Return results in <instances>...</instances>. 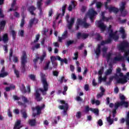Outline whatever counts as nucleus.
I'll list each match as a JSON object with an SVG mask.
<instances>
[{
	"label": "nucleus",
	"mask_w": 129,
	"mask_h": 129,
	"mask_svg": "<svg viewBox=\"0 0 129 129\" xmlns=\"http://www.w3.org/2000/svg\"><path fill=\"white\" fill-rule=\"evenodd\" d=\"M40 76L41 78V82L43 84V89L42 88L37 89L36 90L35 93L34 94L35 99L38 102H40L41 100H43V97L41 96V94H40L39 91H40L42 93V95H46L47 94V91H48V89H49V84H48L47 80L46 79V76L43 73H41Z\"/></svg>",
	"instance_id": "1"
},
{
	"label": "nucleus",
	"mask_w": 129,
	"mask_h": 129,
	"mask_svg": "<svg viewBox=\"0 0 129 129\" xmlns=\"http://www.w3.org/2000/svg\"><path fill=\"white\" fill-rule=\"evenodd\" d=\"M112 42V39L109 38L106 40H103L101 42L100 44L97 45V47L96 48L95 53L97 57H99L101 53V46H104L106 44H110Z\"/></svg>",
	"instance_id": "2"
},
{
	"label": "nucleus",
	"mask_w": 129,
	"mask_h": 129,
	"mask_svg": "<svg viewBox=\"0 0 129 129\" xmlns=\"http://www.w3.org/2000/svg\"><path fill=\"white\" fill-rule=\"evenodd\" d=\"M119 99L120 102H117L115 103L114 109H117L119 106H124L126 108L128 107V102L125 101V97L123 95L120 96Z\"/></svg>",
	"instance_id": "3"
},
{
	"label": "nucleus",
	"mask_w": 129,
	"mask_h": 129,
	"mask_svg": "<svg viewBox=\"0 0 129 129\" xmlns=\"http://www.w3.org/2000/svg\"><path fill=\"white\" fill-rule=\"evenodd\" d=\"M115 79L116 80V82L118 84H124L129 80V72L126 74V76H124L122 78H119L118 76L116 75Z\"/></svg>",
	"instance_id": "4"
},
{
	"label": "nucleus",
	"mask_w": 129,
	"mask_h": 129,
	"mask_svg": "<svg viewBox=\"0 0 129 129\" xmlns=\"http://www.w3.org/2000/svg\"><path fill=\"white\" fill-rule=\"evenodd\" d=\"M27 62V54L24 51L23 52L22 56L21 57V72L22 73L26 72V63Z\"/></svg>",
	"instance_id": "5"
},
{
	"label": "nucleus",
	"mask_w": 129,
	"mask_h": 129,
	"mask_svg": "<svg viewBox=\"0 0 129 129\" xmlns=\"http://www.w3.org/2000/svg\"><path fill=\"white\" fill-rule=\"evenodd\" d=\"M124 56H122L121 55H118L116 57H114L113 59V63H115V62H120V61H124V57H128L129 55V49L128 50H125L124 51Z\"/></svg>",
	"instance_id": "6"
},
{
	"label": "nucleus",
	"mask_w": 129,
	"mask_h": 129,
	"mask_svg": "<svg viewBox=\"0 0 129 129\" xmlns=\"http://www.w3.org/2000/svg\"><path fill=\"white\" fill-rule=\"evenodd\" d=\"M118 48L121 52H125V50H127L129 48V43L127 41H122L118 45Z\"/></svg>",
	"instance_id": "7"
},
{
	"label": "nucleus",
	"mask_w": 129,
	"mask_h": 129,
	"mask_svg": "<svg viewBox=\"0 0 129 129\" xmlns=\"http://www.w3.org/2000/svg\"><path fill=\"white\" fill-rule=\"evenodd\" d=\"M97 14V12H96V11H95L94 9H93V8L89 10L88 16L91 21V23H93L94 22V20H95V16H96V15Z\"/></svg>",
	"instance_id": "8"
},
{
	"label": "nucleus",
	"mask_w": 129,
	"mask_h": 129,
	"mask_svg": "<svg viewBox=\"0 0 129 129\" xmlns=\"http://www.w3.org/2000/svg\"><path fill=\"white\" fill-rule=\"evenodd\" d=\"M58 108L59 109H61V110H63V115H67V111L68 110L69 108V105H68V104H65V106L63 105H59L58 106Z\"/></svg>",
	"instance_id": "9"
},
{
	"label": "nucleus",
	"mask_w": 129,
	"mask_h": 129,
	"mask_svg": "<svg viewBox=\"0 0 129 129\" xmlns=\"http://www.w3.org/2000/svg\"><path fill=\"white\" fill-rule=\"evenodd\" d=\"M98 27L100 29L101 32H104L106 29V26L102 22V20H100L97 22Z\"/></svg>",
	"instance_id": "10"
},
{
	"label": "nucleus",
	"mask_w": 129,
	"mask_h": 129,
	"mask_svg": "<svg viewBox=\"0 0 129 129\" xmlns=\"http://www.w3.org/2000/svg\"><path fill=\"white\" fill-rule=\"evenodd\" d=\"M39 22V20L36 19V18H34L31 19L29 22L28 28L31 29L33 27V25H37Z\"/></svg>",
	"instance_id": "11"
},
{
	"label": "nucleus",
	"mask_w": 129,
	"mask_h": 129,
	"mask_svg": "<svg viewBox=\"0 0 129 129\" xmlns=\"http://www.w3.org/2000/svg\"><path fill=\"white\" fill-rule=\"evenodd\" d=\"M24 127V125L22 124V120H17L14 126L13 129H20Z\"/></svg>",
	"instance_id": "12"
},
{
	"label": "nucleus",
	"mask_w": 129,
	"mask_h": 129,
	"mask_svg": "<svg viewBox=\"0 0 129 129\" xmlns=\"http://www.w3.org/2000/svg\"><path fill=\"white\" fill-rule=\"evenodd\" d=\"M89 34L87 33H81V32H79L77 34V38L79 40L82 38V39H87V37H89Z\"/></svg>",
	"instance_id": "13"
},
{
	"label": "nucleus",
	"mask_w": 129,
	"mask_h": 129,
	"mask_svg": "<svg viewBox=\"0 0 129 129\" xmlns=\"http://www.w3.org/2000/svg\"><path fill=\"white\" fill-rule=\"evenodd\" d=\"M106 120L109 123V125H111V124L113 123L114 121H117V120H118V118L117 117H115L114 119H111V115H109V116L106 118Z\"/></svg>",
	"instance_id": "14"
},
{
	"label": "nucleus",
	"mask_w": 129,
	"mask_h": 129,
	"mask_svg": "<svg viewBox=\"0 0 129 129\" xmlns=\"http://www.w3.org/2000/svg\"><path fill=\"white\" fill-rule=\"evenodd\" d=\"M105 10H108L109 13H111L112 12L113 13H115V14H117V13H118V9L116 8L115 7H108V6H107V8L105 7Z\"/></svg>",
	"instance_id": "15"
},
{
	"label": "nucleus",
	"mask_w": 129,
	"mask_h": 129,
	"mask_svg": "<svg viewBox=\"0 0 129 129\" xmlns=\"http://www.w3.org/2000/svg\"><path fill=\"white\" fill-rule=\"evenodd\" d=\"M43 109V106L40 107L39 106H37L35 107L32 108V110L33 111H35V110L37 111V114L39 115L41 114V111Z\"/></svg>",
	"instance_id": "16"
},
{
	"label": "nucleus",
	"mask_w": 129,
	"mask_h": 129,
	"mask_svg": "<svg viewBox=\"0 0 129 129\" xmlns=\"http://www.w3.org/2000/svg\"><path fill=\"white\" fill-rule=\"evenodd\" d=\"M36 7L34 6H31L28 7V11L30 13L32 16H36V14L34 13V11H36Z\"/></svg>",
	"instance_id": "17"
},
{
	"label": "nucleus",
	"mask_w": 129,
	"mask_h": 129,
	"mask_svg": "<svg viewBox=\"0 0 129 129\" xmlns=\"http://www.w3.org/2000/svg\"><path fill=\"white\" fill-rule=\"evenodd\" d=\"M7 22L6 20H2L0 21V32H2L5 30Z\"/></svg>",
	"instance_id": "18"
},
{
	"label": "nucleus",
	"mask_w": 129,
	"mask_h": 129,
	"mask_svg": "<svg viewBox=\"0 0 129 129\" xmlns=\"http://www.w3.org/2000/svg\"><path fill=\"white\" fill-rule=\"evenodd\" d=\"M109 69L108 70H107V71L105 72V74L107 76L108 75H110L111 73H112V64H109Z\"/></svg>",
	"instance_id": "19"
},
{
	"label": "nucleus",
	"mask_w": 129,
	"mask_h": 129,
	"mask_svg": "<svg viewBox=\"0 0 129 129\" xmlns=\"http://www.w3.org/2000/svg\"><path fill=\"white\" fill-rule=\"evenodd\" d=\"M109 37L110 39H111L112 38V39H113V40H115V41H117V40L119 39V37L118 36V35H116L114 33H110Z\"/></svg>",
	"instance_id": "20"
},
{
	"label": "nucleus",
	"mask_w": 129,
	"mask_h": 129,
	"mask_svg": "<svg viewBox=\"0 0 129 129\" xmlns=\"http://www.w3.org/2000/svg\"><path fill=\"white\" fill-rule=\"evenodd\" d=\"M46 56L47 53H46V51H43L42 55L39 57L40 63H43V61H44V59L46 58Z\"/></svg>",
	"instance_id": "21"
},
{
	"label": "nucleus",
	"mask_w": 129,
	"mask_h": 129,
	"mask_svg": "<svg viewBox=\"0 0 129 129\" xmlns=\"http://www.w3.org/2000/svg\"><path fill=\"white\" fill-rule=\"evenodd\" d=\"M21 114L22 115V117L26 119L28 117V114H27V111L25 109H22L21 110Z\"/></svg>",
	"instance_id": "22"
},
{
	"label": "nucleus",
	"mask_w": 129,
	"mask_h": 129,
	"mask_svg": "<svg viewBox=\"0 0 129 129\" xmlns=\"http://www.w3.org/2000/svg\"><path fill=\"white\" fill-rule=\"evenodd\" d=\"M28 123L30 125H31V126H35L36 123V119H32L29 120Z\"/></svg>",
	"instance_id": "23"
},
{
	"label": "nucleus",
	"mask_w": 129,
	"mask_h": 129,
	"mask_svg": "<svg viewBox=\"0 0 129 129\" xmlns=\"http://www.w3.org/2000/svg\"><path fill=\"white\" fill-rule=\"evenodd\" d=\"M2 40L4 43H7V42L9 41V36L8 34L6 33L3 35Z\"/></svg>",
	"instance_id": "24"
},
{
	"label": "nucleus",
	"mask_w": 129,
	"mask_h": 129,
	"mask_svg": "<svg viewBox=\"0 0 129 129\" xmlns=\"http://www.w3.org/2000/svg\"><path fill=\"white\" fill-rule=\"evenodd\" d=\"M90 111L95 113L96 115H98L99 114V110L98 109L90 108Z\"/></svg>",
	"instance_id": "25"
},
{
	"label": "nucleus",
	"mask_w": 129,
	"mask_h": 129,
	"mask_svg": "<svg viewBox=\"0 0 129 129\" xmlns=\"http://www.w3.org/2000/svg\"><path fill=\"white\" fill-rule=\"evenodd\" d=\"M22 19L21 21V23H20V27L21 28H23L24 26H25V16L22 15Z\"/></svg>",
	"instance_id": "26"
},
{
	"label": "nucleus",
	"mask_w": 129,
	"mask_h": 129,
	"mask_svg": "<svg viewBox=\"0 0 129 129\" xmlns=\"http://www.w3.org/2000/svg\"><path fill=\"white\" fill-rule=\"evenodd\" d=\"M124 9H125V2H122L121 6L119 8V11L123 12L124 11Z\"/></svg>",
	"instance_id": "27"
},
{
	"label": "nucleus",
	"mask_w": 129,
	"mask_h": 129,
	"mask_svg": "<svg viewBox=\"0 0 129 129\" xmlns=\"http://www.w3.org/2000/svg\"><path fill=\"white\" fill-rule=\"evenodd\" d=\"M8 75H9V73L8 72L1 73L0 74V78H4V77H7Z\"/></svg>",
	"instance_id": "28"
},
{
	"label": "nucleus",
	"mask_w": 129,
	"mask_h": 129,
	"mask_svg": "<svg viewBox=\"0 0 129 129\" xmlns=\"http://www.w3.org/2000/svg\"><path fill=\"white\" fill-rule=\"evenodd\" d=\"M82 26H83L84 28L85 29H87L88 28H89L90 24L86 23L85 21H83Z\"/></svg>",
	"instance_id": "29"
},
{
	"label": "nucleus",
	"mask_w": 129,
	"mask_h": 129,
	"mask_svg": "<svg viewBox=\"0 0 129 129\" xmlns=\"http://www.w3.org/2000/svg\"><path fill=\"white\" fill-rule=\"evenodd\" d=\"M22 99L24 103H25V104H26V103H29V102H30V101H29V100H28V98L25 96H22Z\"/></svg>",
	"instance_id": "30"
},
{
	"label": "nucleus",
	"mask_w": 129,
	"mask_h": 129,
	"mask_svg": "<svg viewBox=\"0 0 129 129\" xmlns=\"http://www.w3.org/2000/svg\"><path fill=\"white\" fill-rule=\"evenodd\" d=\"M39 39H40V34H37L35 36V40L33 41V43H38V42H39Z\"/></svg>",
	"instance_id": "31"
},
{
	"label": "nucleus",
	"mask_w": 129,
	"mask_h": 129,
	"mask_svg": "<svg viewBox=\"0 0 129 129\" xmlns=\"http://www.w3.org/2000/svg\"><path fill=\"white\" fill-rule=\"evenodd\" d=\"M111 19H112L111 17L108 18L105 17V16L102 17V21H106V22H108L109 20H111Z\"/></svg>",
	"instance_id": "32"
},
{
	"label": "nucleus",
	"mask_w": 129,
	"mask_h": 129,
	"mask_svg": "<svg viewBox=\"0 0 129 129\" xmlns=\"http://www.w3.org/2000/svg\"><path fill=\"white\" fill-rule=\"evenodd\" d=\"M51 61L49 60L46 63L45 66L44 68V70H48L49 69V66H50V63Z\"/></svg>",
	"instance_id": "33"
},
{
	"label": "nucleus",
	"mask_w": 129,
	"mask_h": 129,
	"mask_svg": "<svg viewBox=\"0 0 129 129\" xmlns=\"http://www.w3.org/2000/svg\"><path fill=\"white\" fill-rule=\"evenodd\" d=\"M14 73L17 77V78H20V72L17 70L16 69H14Z\"/></svg>",
	"instance_id": "34"
},
{
	"label": "nucleus",
	"mask_w": 129,
	"mask_h": 129,
	"mask_svg": "<svg viewBox=\"0 0 129 129\" xmlns=\"http://www.w3.org/2000/svg\"><path fill=\"white\" fill-rule=\"evenodd\" d=\"M108 48L107 47H104L102 48V51L103 52V56H104L105 54H106V52H107Z\"/></svg>",
	"instance_id": "35"
},
{
	"label": "nucleus",
	"mask_w": 129,
	"mask_h": 129,
	"mask_svg": "<svg viewBox=\"0 0 129 129\" xmlns=\"http://www.w3.org/2000/svg\"><path fill=\"white\" fill-rule=\"evenodd\" d=\"M29 77L31 80H32V81H35L36 80V76L35 75L31 74L29 76Z\"/></svg>",
	"instance_id": "36"
},
{
	"label": "nucleus",
	"mask_w": 129,
	"mask_h": 129,
	"mask_svg": "<svg viewBox=\"0 0 129 129\" xmlns=\"http://www.w3.org/2000/svg\"><path fill=\"white\" fill-rule=\"evenodd\" d=\"M103 70H104V68L103 67H102L101 69L99 70L98 71V74L100 76H102V74L103 73Z\"/></svg>",
	"instance_id": "37"
},
{
	"label": "nucleus",
	"mask_w": 129,
	"mask_h": 129,
	"mask_svg": "<svg viewBox=\"0 0 129 129\" xmlns=\"http://www.w3.org/2000/svg\"><path fill=\"white\" fill-rule=\"evenodd\" d=\"M68 35V32L67 31V30H66L62 34V38H63V39H66V38H67Z\"/></svg>",
	"instance_id": "38"
},
{
	"label": "nucleus",
	"mask_w": 129,
	"mask_h": 129,
	"mask_svg": "<svg viewBox=\"0 0 129 129\" xmlns=\"http://www.w3.org/2000/svg\"><path fill=\"white\" fill-rule=\"evenodd\" d=\"M112 55V53L109 52L106 56L107 61L108 62L110 60V58H111V56Z\"/></svg>",
	"instance_id": "39"
},
{
	"label": "nucleus",
	"mask_w": 129,
	"mask_h": 129,
	"mask_svg": "<svg viewBox=\"0 0 129 129\" xmlns=\"http://www.w3.org/2000/svg\"><path fill=\"white\" fill-rule=\"evenodd\" d=\"M21 90L24 93H27V89H26V87L25 86V85L22 84V89Z\"/></svg>",
	"instance_id": "40"
},
{
	"label": "nucleus",
	"mask_w": 129,
	"mask_h": 129,
	"mask_svg": "<svg viewBox=\"0 0 129 129\" xmlns=\"http://www.w3.org/2000/svg\"><path fill=\"white\" fill-rule=\"evenodd\" d=\"M13 48H11L9 52V60L11 61L12 60V57H13Z\"/></svg>",
	"instance_id": "41"
},
{
	"label": "nucleus",
	"mask_w": 129,
	"mask_h": 129,
	"mask_svg": "<svg viewBox=\"0 0 129 129\" xmlns=\"http://www.w3.org/2000/svg\"><path fill=\"white\" fill-rule=\"evenodd\" d=\"M18 103L20 106H23L25 108V107H27V105H26L25 103H23L21 101H18Z\"/></svg>",
	"instance_id": "42"
},
{
	"label": "nucleus",
	"mask_w": 129,
	"mask_h": 129,
	"mask_svg": "<svg viewBox=\"0 0 129 129\" xmlns=\"http://www.w3.org/2000/svg\"><path fill=\"white\" fill-rule=\"evenodd\" d=\"M67 5H64L61 7L62 12V16L65 15V11H66V7Z\"/></svg>",
	"instance_id": "43"
},
{
	"label": "nucleus",
	"mask_w": 129,
	"mask_h": 129,
	"mask_svg": "<svg viewBox=\"0 0 129 129\" xmlns=\"http://www.w3.org/2000/svg\"><path fill=\"white\" fill-rule=\"evenodd\" d=\"M74 56L75 57H73V60H77V59H78V56H79L78 51H77L74 53Z\"/></svg>",
	"instance_id": "44"
},
{
	"label": "nucleus",
	"mask_w": 129,
	"mask_h": 129,
	"mask_svg": "<svg viewBox=\"0 0 129 129\" xmlns=\"http://www.w3.org/2000/svg\"><path fill=\"white\" fill-rule=\"evenodd\" d=\"M56 60H57V58H56V56H51L50 61H51V63L56 62L55 61H56Z\"/></svg>",
	"instance_id": "45"
},
{
	"label": "nucleus",
	"mask_w": 129,
	"mask_h": 129,
	"mask_svg": "<svg viewBox=\"0 0 129 129\" xmlns=\"http://www.w3.org/2000/svg\"><path fill=\"white\" fill-rule=\"evenodd\" d=\"M96 39L97 41H101V40H102V37L100 36V34H97Z\"/></svg>",
	"instance_id": "46"
},
{
	"label": "nucleus",
	"mask_w": 129,
	"mask_h": 129,
	"mask_svg": "<svg viewBox=\"0 0 129 129\" xmlns=\"http://www.w3.org/2000/svg\"><path fill=\"white\" fill-rule=\"evenodd\" d=\"M74 43V40H69L67 41V47H69L70 45H72V44H73Z\"/></svg>",
	"instance_id": "47"
},
{
	"label": "nucleus",
	"mask_w": 129,
	"mask_h": 129,
	"mask_svg": "<svg viewBox=\"0 0 129 129\" xmlns=\"http://www.w3.org/2000/svg\"><path fill=\"white\" fill-rule=\"evenodd\" d=\"M97 124L99 125V126H101L103 124V122L101 119H99L97 122Z\"/></svg>",
	"instance_id": "48"
},
{
	"label": "nucleus",
	"mask_w": 129,
	"mask_h": 129,
	"mask_svg": "<svg viewBox=\"0 0 129 129\" xmlns=\"http://www.w3.org/2000/svg\"><path fill=\"white\" fill-rule=\"evenodd\" d=\"M97 9H100L102 7V3L101 2H97L96 3Z\"/></svg>",
	"instance_id": "49"
},
{
	"label": "nucleus",
	"mask_w": 129,
	"mask_h": 129,
	"mask_svg": "<svg viewBox=\"0 0 129 129\" xmlns=\"http://www.w3.org/2000/svg\"><path fill=\"white\" fill-rule=\"evenodd\" d=\"M121 15L122 17H125L126 15H127V12L125 10H124L122 12H121Z\"/></svg>",
	"instance_id": "50"
},
{
	"label": "nucleus",
	"mask_w": 129,
	"mask_h": 129,
	"mask_svg": "<svg viewBox=\"0 0 129 129\" xmlns=\"http://www.w3.org/2000/svg\"><path fill=\"white\" fill-rule=\"evenodd\" d=\"M36 5L38 9L42 8V3L37 1Z\"/></svg>",
	"instance_id": "51"
},
{
	"label": "nucleus",
	"mask_w": 129,
	"mask_h": 129,
	"mask_svg": "<svg viewBox=\"0 0 129 129\" xmlns=\"http://www.w3.org/2000/svg\"><path fill=\"white\" fill-rule=\"evenodd\" d=\"M52 75L53 76H55L56 77H58V75H59V72L56 71H53L52 72Z\"/></svg>",
	"instance_id": "52"
},
{
	"label": "nucleus",
	"mask_w": 129,
	"mask_h": 129,
	"mask_svg": "<svg viewBox=\"0 0 129 129\" xmlns=\"http://www.w3.org/2000/svg\"><path fill=\"white\" fill-rule=\"evenodd\" d=\"M75 22V18H72L71 19L70 22L68 21V22L70 24H71L72 25H73L74 24Z\"/></svg>",
	"instance_id": "53"
},
{
	"label": "nucleus",
	"mask_w": 129,
	"mask_h": 129,
	"mask_svg": "<svg viewBox=\"0 0 129 129\" xmlns=\"http://www.w3.org/2000/svg\"><path fill=\"white\" fill-rule=\"evenodd\" d=\"M8 115L9 117H13V114H12V111H11V109H8Z\"/></svg>",
	"instance_id": "54"
},
{
	"label": "nucleus",
	"mask_w": 129,
	"mask_h": 129,
	"mask_svg": "<svg viewBox=\"0 0 129 129\" xmlns=\"http://www.w3.org/2000/svg\"><path fill=\"white\" fill-rule=\"evenodd\" d=\"M76 116V117H77V118H81V112L78 111L77 113Z\"/></svg>",
	"instance_id": "55"
},
{
	"label": "nucleus",
	"mask_w": 129,
	"mask_h": 129,
	"mask_svg": "<svg viewBox=\"0 0 129 129\" xmlns=\"http://www.w3.org/2000/svg\"><path fill=\"white\" fill-rule=\"evenodd\" d=\"M84 90L86 91H88L89 90V84H86L84 86Z\"/></svg>",
	"instance_id": "56"
},
{
	"label": "nucleus",
	"mask_w": 129,
	"mask_h": 129,
	"mask_svg": "<svg viewBox=\"0 0 129 129\" xmlns=\"http://www.w3.org/2000/svg\"><path fill=\"white\" fill-rule=\"evenodd\" d=\"M77 22H78V23L77 24L78 25H81L82 26V25H83V21H82L81 19H78L77 20Z\"/></svg>",
	"instance_id": "57"
},
{
	"label": "nucleus",
	"mask_w": 129,
	"mask_h": 129,
	"mask_svg": "<svg viewBox=\"0 0 129 129\" xmlns=\"http://www.w3.org/2000/svg\"><path fill=\"white\" fill-rule=\"evenodd\" d=\"M51 63L53 68L56 69V68H57V66H58V63H57V62H54Z\"/></svg>",
	"instance_id": "58"
},
{
	"label": "nucleus",
	"mask_w": 129,
	"mask_h": 129,
	"mask_svg": "<svg viewBox=\"0 0 129 129\" xmlns=\"http://www.w3.org/2000/svg\"><path fill=\"white\" fill-rule=\"evenodd\" d=\"M107 1L104 3V6L105 8H106L107 9V6H108V3H110L111 2V0H106Z\"/></svg>",
	"instance_id": "59"
},
{
	"label": "nucleus",
	"mask_w": 129,
	"mask_h": 129,
	"mask_svg": "<svg viewBox=\"0 0 129 129\" xmlns=\"http://www.w3.org/2000/svg\"><path fill=\"white\" fill-rule=\"evenodd\" d=\"M11 34L12 35L13 39H15L16 38V32L14 30H12Z\"/></svg>",
	"instance_id": "60"
},
{
	"label": "nucleus",
	"mask_w": 129,
	"mask_h": 129,
	"mask_svg": "<svg viewBox=\"0 0 129 129\" xmlns=\"http://www.w3.org/2000/svg\"><path fill=\"white\" fill-rule=\"evenodd\" d=\"M3 48H4V51H5V53H8V44L3 45Z\"/></svg>",
	"instance_id": "61"
},
{
	"label": "nucleus",
	"mask_w": 129,
	"mask_h": 129,
	"mask_svg": "<svg viewBox=\"0 0 129 129\" xmlns=\"http://www.w3.org/2000/svg\"><path fill=\"white\" fill-rule=\"evenodd\" d=\"M39 59H40V57L37 56L36 58L33 59V62L34 64H37V62H38V60H39Z\"/></svg>",
	"instance_id": "62"
},
{
	"label": "nucleus",
	"mask_w": 129,
	"mask_h": 129,
	"mask_svg": "<svg viewBox=\"0 0 129 129\" xmlns=\"http://www.w3.org/2000/svg\"><path fill=\"white\" fill-rule=\"evenodd\" d=\"M14 16L15 17V18H20V14H19V13L17 12H15L14 13Z\"/></svg>",
	"instance_id": "63"
},
{
	"label": "nucleus",
	"mask_w": 129,
	"mask_h": 129,
	"mask_svg": "<svg viewBox=\"0 0 129 129\" xmlns=\"http://www.w3.org/2000/svg\"><path fill=\"white\" fill-rule=\"evenodd\" d=\"M126 128L129 129V119H126Z\"/></svg>",
	"instance_id": "64"
}]
</instances>
